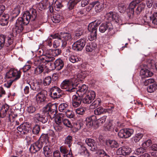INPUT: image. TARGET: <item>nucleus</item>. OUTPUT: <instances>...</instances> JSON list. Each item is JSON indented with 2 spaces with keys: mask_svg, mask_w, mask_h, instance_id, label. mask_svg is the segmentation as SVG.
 Returning a JSON list of instances; mask_svg holds the SVG:
<instances>
[{
  "mask_svg": "<svg viewBox=\"0 0 157 157\" xmlns=\"http://www.w3.org/2000/svg\"><path fill=\"white\" fill-rule=\"evenodd\" d=\"M37 16L36 10L34 9L30 11H26L22 17H19L16 22L15 27L12 30L11 34L6 38V46L8 47L13 43L14 37L18 33L21 32L23 30V26L28 24L30 21H34Z\"/></svg>",
  "mask_w": 157,
  "mask_h": 157,
  "instance_id": "nucleus-1",
  "label": "nucleus"
},
{
  "mask_svg": "<svg viewBox=\"0 0 157 157\" xmlns=\"http://www.w3.org/2000/svg\"><path fill=\"white\" fill-rule=\"evenodd\" d=\"M43 51L41 56L36 58L34 59V63L37 64L40 62H43L45 64H48L50 61H53L55 58L52 55V50L48 49L46 46H43L42 48Z\"/></svg>",
  "mask_w": 157,
  "mask_h": 157,
  "instance_id": "nucleus-2",
  "label": "nucleus"
},
{
  "mask_svg": "<svg viewBox=\"0 0 157 157\" xmlns=\"http://www.w3.org/2000/svg\"><path fill=\"white\" fill-rule=\"evenodd\" d=\"M75 79L71 78L69 79L64 80L60 84L61 88L70 92L74 91V90L77 89L76 87L78 86V84H75L76 82H75Z\"/></svg>",
  "mask_w": 157,
  "mask_h": 157,
  "instance_id": "nucleus-3",
  "label": "nucleus"
},
{
  "mask_svg": "<svg viewBox=\"0 0 157 157\" xmlns=\"http://www.w3.org/2000/svg\"><path fill=\"white\" fill-rule=\"evenodd\" d=\"M54 36V38H60L62 40V47L63 48L72 39L71 34L67 33L61 32L59 34H55Z\"/></svg>",
  "mask_w": 157,
  "mask_h": 157,
  "instance_id": "nucleus-4",
  "label": "nucleus"
},
{
  "mask_svg": "<svg viewBox=\"0 0 157 157\" xmlns=\"http://www.w3.org/2000/svg\"><path fill=\"white\" fill-rule=\"evenodd\" d=\"M56 108V106L55 105H52L51 103H49L43 109V111L48 117H49L52 119L56 116V109L53 108Z\"/></svg>",
  "mask_w": 157,
  "mask_h": 157,
  "instance_id": "nucleus-5",
  "label": "nucleus"
},
{
  "mask_svg": "<svg viewBox=\"0 0 157 157\" xmlns=\"http://www.w3.org/2000/svg\"><path fill=\"white\" fill-rule=\"evenodd\" d=\"M21 72L20 70L14 68L10 69L6 74V77L7 78H10L17 81L21 77Z\"/></svg>",
  "mask_w": 157,
  "mask_h": 157,
  "instance_id": "nucleus-6",
  "label": "nucleus"
},
{
  "mask_svg": "<svg viewBox=\"0 0 157 157\" xmlns=\"http://www.w3.org/2000/svg\"><path fill=\"white\" fill-rule=\"evenodd\" d=\"M47 64L49 65L48 68L50 70H54L56 69L58 71L61 69L64 65L63 60L60 59L56 60L54 63L50 61Z\"/></svg>",
  "mask_w": 157,
  "mask_h": 157,
  "instance_id": "nucleus-7",
  "label": "nucleus"
},
{
  "mask_svg": "<svg viewBox=\"0 0 157 157\" xmlns=\"http://www.w3.org/2000/svg\"><path fill=\"white\" fill-rule=\"evenodd\" d=\"M86 41L84 39H81L75 42L72 45V49L76 51H81L86 44Z\"/></svg>",
  "mask_w": 157,
  "mask_h": 157,
  "instance_id": "nucleus-8",
  "label": "nucleus"
},
{
  "mask_svg": "<svg viewBox=\"0 0 157 157\" xmlns=\"http://www.w3.org/2000/svg\"><path fill=\"white\" fill-rule=\"evenodd\" d=\"M50 91L51 97L54 99L60 98L63 94V91L59 88L56 86L52 87Z\"/></svg>",
  "mask_w": 157,
  "mask_h": 157,
  "instance_id": "nucleus-9",
  "label": "nucleus"
},
{
  "mask_svg": "<svg viewBox=\"0 0 157 157\" xmlns=\"http://www.w3.org/2000/svg\"><path fill=\"white\" fill-rule=\"evenodd\" d=\"M30 129L29 124L26 123H23L17 127L18 133L21 135L26 134Z\"/></svg>",
  "mask_w": 157,
  "mask_h": 157,
  "instance_id": "nucleus-10",
  "label": "nucleus"
},
{
  "mask_svg": "<svg viewBox=\"0 0 157 157\" xmlns=\"http://www.w3.org/2000/svg\"><path fill=\"white\" fill-rule=\"evenodd\" d=\"M133 129L129 128L121 130L118 133V136L122 138H127L130 137L133 133Z\"/></svg>",
  "mask_w": 157,
  "mask_h": 157,
  "instance_id": "nucleus-11",
  "label": "nucleus"
},
{
  "mask_svg": "<svg viewBox=\"0 0 157 157\" xmlns=\"http://www.w3.org/2000/svg\"><path fill=\"white\" fill-rule=\"evenodd\" d=\"M95 93L93 90L88 91L86 94V96L83 99L82 101L85 104H90L94 100L95 97Z\"/></svg>",
  "mask_w": 157,
  "mask_h": 157,
  "instance_id": "nucleus-12",
  "label": "nucleus"
},
{
  "mask_svg": "<svg viewBox=\"0 0 157 157\" xmlns=\"http://www.w3.org/2000/svg\"><path fill=\"white\" fill-rule=\"evenodd\" d=\"M47 92L45 90H42L38 93L36 96V99L37 102L40 103L44 102L46 98Z\"/></svg>",
  "mask_w": 157,
  "mask_h": 157,
  "instance_id": "nucleus-13",
  "label": "nucleus"
},
{
  "mask_svg": "<svg viewBox=\"0 0 157 157\" xmlns=\"http://www.w3.org/2000/svg\"><path fill=\"white\" fill-rule=\"evenodd\" d=\"M143 0H134L129 4L128 10H129L128 15L129 17H132L134 13V9L136 5L141 2Z\"/></svg>",
  "mask_w": 157,
  "mask_h": 157,
  "instance_id": "nucleus-14",
  "label": "nucleus"
},
{
  "mask_svg": "<svg viewBox=\"0 0 157 157\" xmlns=\"http://www.w3.org/2000/svg\"><path fill=\"white\" fill-rule=\"evenodd\" d=\"M131 148L128 146H122L118 149L116 151L117 155L126 156L129 155L131 152Z\"/></svg>",
  "mask_w": 157,
  "mask_h": 157,
  "instance_id": "nucleus-15",
  "label": "nucleus"
},
{
  "mask_svg": "<svg viewBox=\"0 0 157 157\" xmlns=\"http://www.w3.org/2000/svg\"><path fill=\"white\" fill-rule=\"evenodd\" d=\"M101 20H96L90 23L88 26V29L90 32L96 33L98 26L101 23Z\"/></svg>",
  "mask_w": 157,
  "mask_h": 157,
  "instance_id": "nucleus-16",
  "label": "nucleus"
},
{
  "mask_svg": "<svg viewBox=\"0 0 157 157\" xmlns=\"http://www.w3.org/2000/svg\"><path fill=\"white\" fill-rule=\"evenodd\" d=\"M43 145L40 141H37L32 144L29 148L30 152L33 153H35L42 148Z\"/></svg>",
  "mask_w": 157,
  "mask_h": 157,
  "instance_id": "nucleus-17",
  "label": "nucleus"
},
{
  "mask_svg": "<svg viewBox=\"0 0 157 157\" xmlns=\"http://www.w3.org/2000/svg\"><path fill=\"white\" fill-rule=\"evenodd\" d=\"M88 73L86 71H81L78 73L77 75H75L73 78H75V84H78V85L79 84L78 82L82 81L83 79H84L87 75Z\"/></svg>",
  "mask_w": 157,
  "mask_h": 157,
  "instance_id": "nucleus-18",
  "label": "nucleus"
},
{
  "mask_svg": "<svg viewBox=\"0 0 157 157\" xmlns=\"http://www.w3.org/2000/svg\"><path fill=\"white\" fill-rule=\"evenodd\" d=\"M82 97L78 96L76 94L73 95L72 98V105L73 107L76 108L80 105L82 101Z\"/></svg>",
  "mask_w": 157,
  "mask_h": 157,
  "instance_id": "nucleus-19",
  "label": "nucleus"
},
{
  "mask_svg": "<svg viewBox=\"0 0 157 157\" xmlns=\"http://www.w3.org/2000/svg\"><path fill=\"white\" fill-rule=\"evenodd\" d=\"M85 142L90 147V149L91 151H95L97 150L96 144L94 140L90 138H87L85 140Z\"/></svg>",
  "mask_w": 157,
  "mask_h": 157,
  "instance_id": "nucleus-20",
  "label": "nucleus"
},
{
  "mask_svg": "<svg viewBox=\"0 0 157 157\" xmlns=\"http://www.w3.org/2000/svg\"><path fill=\"white\" fill-rule=\"evenodd\" d=\"M108 29L109 31L113 30V28L110 22H106V23L101 24L99 27V30L102 33H103Z\"/></svg>",
  "mask_w": 157,
  "mask_h": 157,
  "instance_id": "nucleus-21",
  "label": "nucleus"
},
{
  "mask_svg": "<svg viewBox=\"0 0 157 157\" xmlns=\"http://www.w3.org/2000/svg\"><path fill=\"white\" fill-rule=\"evenodd\" d=\"M86 124L90 128L96 124V118L95 116L93 115L87 117L86 120Z\"/></svg>",
  "mask_w": 157,
  "mask_h": 157,
  "instance_id": "nucleus-22",
  "label": "nucleus"
},
{
  "mask_svg": "<svg viewBox=\"0 0 157 157\" xmlns=\"http://www.w3.org/2000/svg\"><path fill=\"white\" fill-rule=\"evenodd\" d=\"M9 106L6 104L3 105L0 109V117H5L6 114L8 113Z\"/></svg>",
  "mask_w": 157,
  "mask_h": 157,
  "instance_id": "nucleus-23",
  "label": "nucleus"
},
{
  "mask_svg": "<svg viewBox=\"0 0 157 157\" xmlns=\"http://www.w3.org/2000/svg\"><path fill=\"white\" fill-rule=\"evenodd\" d=\"M33 119L34 120L40 121L43 124L46 123L48 120L47 117H44L43 115L39 113H36L34 115Z\"/></svg>",
  "mask_w": 157,
  "mask_h": 157,
  "instance_id": "nucleus-24",
  "label": "nucleus"
},
{
  "mask_svg": "<svg viewBox=\"0 0 157 157\" xmlns=\"http://www.w3.org/2000/svg\"><path fill=\"white\" fill-rule=\"evenodd\" d=\"M90 5L92 7H94L95 10L97 12H100L103 9V5L98 1L92 2Z\"/></svg>",
  "mask_w": 157,
  "mask_h": 157,
  "instance_id": "nucleus-25",
  "label": "nucleus"
},
{
  "mask_svg": "<svg viewBox=\"0 0 157 157\" xmlns=\"http://www.w3.org/2000/svg\"><path fill=\"white\" fill-rule=\"evenodd\" d=\"M35 65H38L34 70L35 73L36 75L41 73L43 72L45 68V64L43 62H40Z\"/></svg>",
  "mask_w": 157,
  "mask_h": 157,
  "instance_id": "nucleus-26",
  "label": "nucleus"
},
{
  "mask_svg": "<svg viewBox=\"0 0 157 157\" xmlns=\"http://www.w3.org/2000/svg\"><path fill=\"white\" fill-rule=\"evenodd\" d=\"M88 87L85 84H83L82 86L79 87L76 92V94L78 96H79L80 97H82L85 94L87 93L88 91Z\"/></svg>",
  "mask_w": 157,
  "mask_h": 157,
  "instance_id": "nucleus-27",
  "label": "nucleus"
},
{
  "mask_svg": "<svg viewBox=\"0 0 157 157\" xmlns=\"http://www.w3.org/2000/svg\"><path fill=\"white\" fill-rule=\"evenodd\" d=\"M9 15L8 14H4L0 16V25L4 26L7 25L8 22Z\"/></svg>",
  "mask_w": 157,
  "mask_h": 157,
  "instance_id": "nucleus-28",
  "label": "nucleus"
},
{
  "mask_svg": "<svg viewBox=\"0 0 157 157\" xmlns=\"http://www.w3.org/2000/svg\"><path fill=\"white\" fill-rule=\"evenodd\" d=\"M31 89L37 92L42 90V84L40 82H36L33 83Z\"/></svg>",
  "mask_w": 157,
  "mask_h": 157,
  "instance_id": "nucleus-29",
  "label": "nucleus"
},
{
  "mask_svg": "<svg viewBox=\"0 0 157 157\" xmlns=\"http://www.w3.org/2000/svg\"><path fill=\"white\" fill-rule=\"evenodd\" d=\"M43 145V144H47L49 143V137L48 134H42L38 140Z\"/></svg>",
  "mask_w": 157,
  "mask_h": 157,
  "instance_id": "nucleus-30",
  "label": "nucleus"
},
{
  "mask_svg": "<svg viewBox=\"0 0 157 157\" xmlns=\"http://www.w3.org/2000/svg\"><path fill=\"white\" fill-rule=\"evenodd\" d=\"M106 144L111 148H117L119 146L118 143L115 140H108L106 141Z\"/></svg>",
  "mask_w": 157,
  "mask_h": 157,
  "instance_id": "nucleus-31",
  "label": "nucleus"
},
{
  "mask_svg": "<svg viewBox=\"0 0 157 157\" xmlns=\"http://www.w3.org/2000/svg\"><path fill=\"white\" fill-rule=\"evenodd\" d=\"M140 74L144 77H148L152 76L153 73L146 69H142L140 71Z\"/></svg>",
  "mask_w": 157,
  "mask_h": 157,
  "instance_id": "nucleus-32",
  "label": "nucleus"
},
{
  "mask_svg": "<svg viewBox=\"0 0 157 157\" xmlns=\"http://www.w3.org/2000/svg\"><path fill=\"white\" fill-rule=\"evenodd\" d=\"M81 0H70L68 2V9L69 10H72L75 6Z\"/></svg>",
  "mask_w": 157,
  "mask_h": 157,
  "instance_id": "nucleus-33",
  "label": "nucleus"
},
{
  "mask_svg": "<svg viewBox=\"0 0 157 157\" xmlns=\"http://www.w3.org/2000/svg\"><path fill=\"white\" fill-rule=\"evenodd\" d=\"M54 35H51V36H52L53 39H57L55 40L53 44V47L54 48H56L60 46V45H62V40L60 38H54Z\"/></svg>",
  "mask_w": 157,
  "mask_h": 157,
  "instance_id": "nucleus-34",
  "label": "nucleus"
},
{
  "mask_svg": "<svg viewBox=\"0 0 157 157\" xmlns=\"http://www.w3.org/2000/svg\"><path fill=\"white\" fill-rule=\"evenodd\" d=\"M97 46L96 44L95 43H91L87 44L86 47V52H89L93 51Z\"/></svg>",
  "mask_w": 157,
  "mask_h": 157,
  "instance_id": "nucleus-35",
  "label": "nucleus"
},
{
  "mask_svg": "<svg viewBox=\"0 0 157 157\" xmlns=\"http://www.w3.org/2000/svg\"><path fill=\"white\" fill-rule=\"evenodd\" d=\"M63 0H56L55 3L54 7L55 10L57 11H59L60 9L63 6L62 4Z\"/></svg>",
  "mask_w": 157,
  "mask_h": 157,
  "instance_id": "nucleus-36",
  "label": "nucleus"
},
{
  "mask_svg": "<svg viewBox=\"0 0 157 157\" xmlns=\"http://www.w3.org/2000/svg\"><path fill=\"white\" fill-rule=\"evenodd\" d=\"M56 117L55 119L56 122L61 123L63 121L64 119V114L63 113H59L56 116Z\"/></svg>",
  "mask_w": 157,
  "mask_h": 157,
  "instance_id": "nucleus-37",
  "label": "nucleus"
},
{
  "mask_svg": "<svg viewBox=\"0 0 157 157\" xmlns=\"http://www.w3.org/2000/svg\"><path fill=\"white\" fill-rule=\"evenodd\" d=\"M73 142L72 137L70 136H68L65 139L64 144L68 145V147L70 148Z\"/></svg>",
  "mask_w": 157,
  "mask_h": 157,
  "instance_id": "nucleus-38",
  "label": "nucleus"
},
{
  "mask_svg": "<svg viewBox=\"0 0 157 157\" xmlns=\"http://www.w3.org/2000/svg\"><path fill=\"white\" fill-rule=\"evenodd\" d=\"M62 18L61 16L58 13H56L54 14L52 20L53 22L57 23H59Z\"/></svg>",
  "mask_w": 157,
  "mask_h": 157,
  "instance_id": "nucleus-39",
  "label": "nucleus"
},
{
  "mask_svg": "<svg viewBox=\"0 0 157 157\" xmlns=\"http://www.w3.org/2000/svg\"><path fill=\"white\" fill-rule=\"evenodd\" d=\"M43 153L46 157H48L51 153V150L49 146L48 145L45 146L43 147Z\"/></svg>",
  "mask_w": 157,
  "mask_h": 157,
  "instance_id": "nucleus-40",
  "label": "nucleus"
},
{
  "mask_svg": "<svg viewBox=\"0 0 157 157\" xmlns=\"http://www.w3.org/2000/svg\"><path fill=\"white\" fill-rule=\"evenodd\" d=\"M51 37V36H49L46 40L43 41V46H48L49 48H50L52 46V39Z\"/></svg>",
  "mask_w": 157,
  "mask_h": 157,
  "instance_id": "nucleus-41",
  "label": "nucleus"
},
{
  "mask_svg": "<svg viewBox=\"0 0 157 157\" xmlns=\"http://www.w3.org/2000/svg\"><path fill=\"white\" fill-rule=\"evenodd\" d=\"M105 108L102 107H100L94 110V113L95 115H99L105 113Z\"/></svg>",
  "mask_w": 157,
  "mask_h": 157,
  "instance_id": "nucleus-42",
  "label": "nucleus"
},
{
  "mask_svg": "<svg viewBox=\"0 0 157 157\" xmlns=\"http://www.w3.org/2000/svg\"><path fill=\"white\" fill-rule=\"evenodd\" d=\"M101 102V100L100 98H98L95 100L91 104L90 106L92 107V108H94L97 107L98 106L100 105Z\"/></svg>",
  "mask_w": 157,
  "mask_h": 157,
  "instance_id": "nucleus-43",
  "label": "nucleus"
},
{
  "mask_svg": "<svg viewBox=\"0 0 157 157\" xmlns=\"http://www.w3.org/2000/svg\"><path fill=\"white\" fill-rule=\"evenodd\" d=\"M157 89V85L155 83H153L150 85L147 88V90L149 93H152Z\"/></svg>",
  "mask_w": 157,
  "mask_h": 157,
  "instance_id": "nucleus-44",
  "label": "nucleus"
},
{
  "mask_svg": "<svg viewBox=\"0 0 157 157\" xmlns=\"http://www.w3.org/2000/svg\"><path fill=\"white\" fill-rule=\"evenodd\" d=\"M6 36L3 35H0V49L6 46Z\"/></svg>",
  "mask_w": 157,
  "mask_h": 157,
  "instance_id": "nucleus-45",
  "label": "nucleus"
},
{
  "mask_svg": "<svg viewBox=\"0 0 157 157\" xmlns=\"http://www.w3.org/2000/svg\"><path fill=\"white\" fill-rule=\"evenodd\" d=\"M68 107V105L66 103H62L59 105V109L61 112H65Z\"/></svg>",
  "mask_w": 157,
  "mask_h": 157,
  "instance_id": "nucleus-46",
  "label": "nucleus"
},
{
  "mask_svg": "<svg viewBox=\"0 0 157 157\" xmlns=\"http://www.w3.org/2000/svg\"><path fill=\"white\" fill-rule=\"evenodd\" d=\"M54 128L55 130L57 132H61L63 129L61 123L56 122L54 125Z\"/></svg>",
  "mask_w": 157,
  "mask_h": 157,
  "instance_id": "nucleus-47",
  "label": "nucleus"
},
{
  "mask_svg": "<svg viewBox=\"0 0 157 157\" xmlns=\"http://www.w3.org/2000/svg\"><path fill=\"white\" fill-rule=\"evenodd\" d=\"M32 63L31 61H28L23 68V71L26 72L31 67Z\"/></svg>",
  "mask_w": 157,
  "mask_h": 157,
  "instance_id": "nucleus-48",
  "label": "nucleus"
},
{
  "mask_svg": "<svg viewBox=\"0 0 157 157\" xmlns=\"http://www.w3.org/2000/svg\"><path fill=\"white\" fill-rule=\"evenodd\" d=\"M83 123L82 121H78L74 124V128L76 129L75 131H77L80 129L82 127Z\"/></svg>",
  "mask_w": 157,
  "mask_h": 157,
  "instance_id": "nucleus-49",
  "label": "nucleus"
},
{
  "mask_svg": "<svg viewBox=\"0 0 157 157\" xmlns=\"http://www.w3.org/2000/svg\"><path fill=\"white\" fill-rule=\"evenodd\" d=\"M52 82V78L50 76L45 77L43 80V84L45 86H48Z\"/></svg>",
  "mask_w": 157,
  "mask_h": 157,
  "instance_id": "nucleus-50",
  "label": "nucleus"
},
{
  "mask_svg": "<svg viewBox=\"0 0 157 157\" xmlns=\"http://www.w3.org/2000/svg\"><path fill=\"white\" fill-rule=\"evenodd\" d=\"M106 116H104L98 120H96V125L98 126L104 123L106 121Z\"/></svg>",
  "mask_w": 157,
  "mask_h": 157,
  "instance_id": "nucleus-51",
  "label": "nucleus"
},
{
  "mask_svg": "<svg viewBox=\"0 0 157 157\" xmlns=\"http://www.w3.org/2000/svg\"><path fill=\"white\" fill-rule=\"evenodd\" d=\"M40 130V126L38 125H36L33 128L32 130L33 133L35 135H37L39 134Z\"/></svg>",
  "mask_w": 157,
  "mask_h": 157,
  "instance_id": "nucleus-52",
  "label": "nucleus"
},
{
  "mask_svg": "<svg viewBox=\"0 0 157 157\" xmlns=\"http://www.w3.org/2000/svg\"><path fill=\"white\" fill-rule=\"evenodd\" d=\"M145 6L144 4H140L137 7L136 11V13L137 14H140V13L144 9Z\"/></svg>",
  "mask_w": 157,
  "mask_h": 157,
  "instance_id": "nucleus-53",
  "label": "nucleus"
},
{
  "mask_svg": "<svg viewBox=\"0 0 157 157\" xmlns=\"http://www.w3.org/2000/svg\"><path fill=\"white\" fill-rule=\"evenodd\" d=\"M70 61L72 63H75L80 61L79 59L76 56L72 55L69 58Z\"/></svg>",
  "mask_w": 157,
  "mask_h": 157,
  "instance_id": "nucleus-54",
  "label": "nucleus"
},
{
  "mask_svg": "<svg viewBox=\"0 0 157 157\" xmlns=\"http://www.w3.org/2000/svg\"><path fill=\"white\" fill-rule=\"evenodd\" d=\"M143 136L142 133H138L136 134L133 138V140L135 142H138L140 140Z\"/></svg>",
  "mask_w": 157,
  "mask_h": 157,
  "instance_id": "nucleus-55",
  "label": "nucleus"
},
{
  "mask_svg": "<svg viewBox=\"0 0 157 157\" xmlns=\"http://www.w3.org/2000/svg\"><path fill=\"white\" fill-rule=\"evenodd\" d=\"M20 13V10L19 7H15L12 12V14H13V17H16Z\"/></svg>",
  "mask_w": 157,
  "mask_h": 157,
  "instance_id": "nucleus-56",
  "label": "nucleus"
},
{
  "mask_svg": "<svg viewBox=\"0 0 157 157\" xmlns=\"http://www.w3.org/2000/svg\"><path fill=\"white\" fill-rule=\"evenodd\" d=\"M145 151L144 148L140 147L136 149L134 151V153L136 155H138L143 153Z\"/></svg>",
  "mask_w": 157,
  "mask_h": 157,
  "instance_id": "nucleus-57",
  "label": "nucleus"
},
{
  "mask_svg": "<svg viewBox=\"0 0 157 157\" xmlns=\"http://www.w3.org/2000/svg\"><path fill=\"white\" fill-rule=\"evenodd\" d=\"M97 33L94 32H90V35L88 36V39L90 41H93L97 38Z\"/></svg>",
  "mask_w": 157,
  "mask_h": 157,
  "instance_id": "nucleus-58",
  "label": "nucleus"
},
{
  "mask_svg": "<svg viewBox=\"0 0 157 157\" xmlns=\"http://www.w3.org/2000/svg\"><path fill=\"white\" fill-rule=\"evenodd\" d=\"M66 116L69 118H73L74 117V115L73 112L71 110L67 109L65 112Z\"/></svg>",
  "mask_w": 157,
  "mask_h": 157,
  "instance_id": "nucleus-59",
  "label": "nucleus"
},
{
  "mask_svg": "<svg viewBox=\"0 0 157 157\" xmlns=\"http://www.w3.org/2000/svg\"><path fill=\"white\" fill-rule=\"evenodd\" d=\"M36 110V108L34 106L31 105L28 107L27 109V111L29 113H32Z\"/></svg>",
  "mask_w": 157,
  "mask_h": 157,
  "instance_id": "nucleus-60",
  "label": "nucleus"
},
{
  "mask_svg": "<svg viewBox=\"0 0 157 157\" xmlns=\"http://www.w3.org/2000/svg\"><path fill=\"white\" fill-rule=\"evenodd\" d=\"M119 11L121 13H124L126 10V7L125 5L123 4L119 5L118 8Z\"/></svg>",
  "mask_w": 157,
  "mask_h": 157,
  "instance_id": "nucleus-61",
  "label": "nucleus"
},
{
  "mask_svg": "<svg viewBox=\"0 0 157 157\" xmlns=\"http://www.w3.org/2000/svg\"><path fill=\"white\" fill-rule=\"evenodd\" d=\"M61 53V50L59 49H57L52 50V56H57L60 54Z\"/></svg>",
  "mask_w": 157,
  "mask_h": 157,
  "instance_id": "nucleus-62",
  "label": "nucleus"
},
{
  "mask_svg": "<svg viewBox=\"0 0 157 157\" xmlns=\"http://www.w3.org/2000/svg\"><path fill=\"white\" fill-rule=\"evenodd\" d=\"M114 13L112 12H110L107 13L105 15V17L106 19L110 21L113 20L112 17H113Z\"/></svg>",
  "mask_w": 157,
  "mask_h": 157,
  "instance_id": "nucleus-63",
  "label": "nucleus"
},
{
  "mask_svg": "<svg viewBox=\"0 0 157 157\" xmlns=\"http://www.w3.org/2000/svg\"><path fill=\"white\" fill-rule=\"evenodd\" d=\"M152 22L155 25H157V12L154 13L152 18Z\"/></svg>",
  "mask_w": 157,
  "mask_h": 157,
  "instance_id": "nucleus-64",
  "label": "nucleus"
}]
</instances>
